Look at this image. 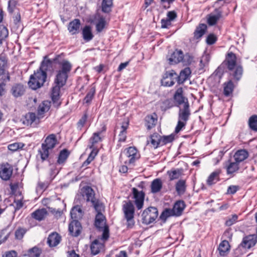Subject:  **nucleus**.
<instances>
[{"mask_svg":"<svg viewBox=\"0 0 257 257\" xmlns=\"http://www.w3.org/2000/svg\"><path fill=\"white\" fill-rule=\"evenodd\" d=\"M52 68V61L50 59H45L41 63L39 69L30 76L28 82L29 87L32 89L36 90L43 85L47 78L46 71L50 70Z\"/></svg>","mask_w":257,"mask_h":257,"instance_id":"obj_1","label":"nucleus"},{"mask_svg":"<svg viewBox=\"0 0 257 257\" xmlns=\"http://www.w3.org/2000/svg\"><path fill=\"white\" fill-rule=\"evenodd\" d=\"M97 214L95 216V225L99 229L102 231V239L107 240L109 237V229L106 225V219L105 216L102 214V211L104 210V206L102 205V208L100 211L95 210Z\"/></svg>","mask_w":257,"mask_h":257,"instance_id":"obj_2","label":"nucleus"},{"mask_svg":"<svg viewBox=\"0 0 257 257\" xmlns=\"http://www.w3.org/2000/svg\"><path fill=\"white\" fill-rule=\"evenodd\" d=\"M81 194L87 202L90 201L95 210H100L102 208V204L99 202L95 197L93 190L89 186L83 187L81 190Z\"/></svg>","mask_w":257,"mask_h":257,"instance_id":"obj_3","label":"nucleus"},{"mask_svg":"<svg viewBox=\"0 0 257 257\" xmlns=\"http://www.w3.org/2000/svg\"><path fill=\"white\" fill-rule=\"evenodd\" d=\"M56 142L57 140L54 134L50 135L46 138L45 143L42 144V148L39 151L41 158L43 161L46 160L48 157L49 150L54 148Z\"/></svg>","mask_w":257,"mask_h":257,"instance_id":"obj_4","label":"nucleus"},{"mask_svg":"<svg viewBox=\"0 0 257 257\" xmlns=\"http://www.w3.org/2000/svg\"><path fill=\"white\" fill-rule=\"evenodd\" d=\"M122 210L124 218L127 221V226L128 227L132 228L135 223L134 220L135 213L134 205L131 201H129L123 205Z\"/></svg>","mask_w":257,"mask_h":257,"instance_id":"obj_5","label":"nucleus"},{"mask_svg":"<svg viewBox=\"0 0 257 257\" xmlns=\"http://www.w3.org/2000/svg\"><path fill=\"white\" fill-rule=\"evenodd\" d=\"M158 216L157 208L150 207L145 209L142 214V222L145 224H149L154 221Z\"/></svg>","mask_w":257,"mask_h":257,"instance_id":"obj_6","label":"nucleus"},{"mask_svg":"<svg viewBox=\"0 0 257 257\" xmlns=\"http://www.w3.org/2000/svg\"><path fill=\"white\" fill-rule=\"evenodd\" d=\"M188 57V63H190L192 58L190 56H185V58L183 52L181 50H175L168 58L169 63L171 65L176 64L180 62H184L186 58Z\"/></svg>","mask_w":257,"mask_h":257,"instance_id":"obj_7","label":"nucleus"},{"mask_svg":"<svg viewBox=\"0 0 257 257\" xmlns=\"http://www.w3.org/2000/svg\"><path fill=\"white\" fill-rule=\"evenodd\" d=\"M177 74L175 71L171 70L167 71L164 75L163 79L162 80V85L166 86H171L175 83L177 80Z\"/></svg>","mask_w":257,"mask_h":257,"instance_id":"obj_8","label":"nucleus"},{"mask_svg":"<svg viewBox=\"0 0 257 257\" xmlns=\"http://www.w3.org/2000/svg\"><path fill=\"white\" fill-rule=\"evenodd\" d=\"M13 168L8 163L2 164L0 166V177L5 181L9 180L13 173Z\"/></svg>","mask_w":257,"mask_h":257,"instance_id":"obj_9","label":"nucleus"},{"mask_svg":"<svg viewBox=\"0 0 257 257\" xmlns=\"http://www.w3.org/2000/svg\"><path fill=\"white\" fill-rule=\"evenodd\" d=\"M133 193L135 204L138 209H141L144 205L145 193L142 191H139L136 188H133Z\"/></svg>","mask_w":257,"mask_h":257,"instance_id":"obj_10","label":"nucleus"},{"mask_svg":"<svg viewBox=\"0 0 257 257\" xmlns=\"http://www.w3.org/2000/svg\"><path fill=\"white\" fill-rule=\"evenodd\" d=\"M190 115L189 104L184 105L183 108L180 107L178 112V119L187 122L189 120Z\"/></svg>","mask_w":257,"mask_h":257,"instance_id":"obj_11","label":"nucleus"},{"mask_svg":"<svg viewBox=\"0 0 257 257\" xmlns=\"http://www.w3.org/2000/svg\"><path fill=\"white\" fill-rule=\"evenodd\" d=\"M81 229L82 227L81 223L78 221V220H73L69 224V230L73 236H78L81 232Z\"/></svg>","mask_w":257,"mask_h":257,"instance_id":"obj_12","label":"nucleus"},{"mask_svg":"<svg viewBox=\"0 0 257 257\" xmlns=\"http://www.w3.org/2000/svg\"><path fill=\"white\" fill-rule=\"evenodd\" d=\"M182 93V88H179L176 90L174 95L175 101L177 104V106H179L182 104H184V105L189 104L187 98L184 97Z\"/></svg>","mask_w":257,"mask_h":257,"instance_id":"obj_13","label":"nucleus"},{"mask_svg":"<svg viewBox=\"0 0 257 257\" xmlns=\"http://www.w3.org/2000/svg\"><path fill=\"white\" fill-rule=\"evenodd\" d=\"M125 155L128 158L125 162H128L129 164L134 163L136 159L139 158V155L137 153V149L133 147H130L127 149Z\"/></svg>","mask_w":257,"mask_h":257,"instance_id":"obj_14","label":"nucleus"},{"mask_svg":"<svg viewBox=\"0 0 257 257\" xmlns=\"http://www.w3.org/2000/svg\"><path fill=\"white\" fill-rule=\"evenodd\" d=\"M256 242V237L254 235H250L243 238L241 245L245 248H250L254 246Z\"/></svg>","mask_w":257,"mask_h":257,"instance_id":"obj_15","label":"nucleus"},{"mask_svg":"<svg viewBox=\"0 0 257 257\" xmlns=\"http://www.w3.org/2000/svg\"><path fill=\"white\" fill-rule=\"evenodd\" d=\"M215 14H210L207 16V23L209 26L215 25L222 17V12L218 9L215 11Z\"/></svg>","mask_w":257,"mask_h":257,"instance_id":"obj_16","label":"nucleus"},{"mask_svg":"<svg viewBox=\"0 0 257 257\" xmlns=\"http://www.w3.org/2000/svg\"><path fill=\"white\" fill-rule=\"evenodd\" d=\"M102 239L101 238V240L95 239L92 242L90 245V249L93 254H97L99 252L100 249L103 248L104 243L102 242ZM103 240H104L103 239Z\"/></svg>","mask_w":257,"mask_h":257,"instance_id":"obj_17","label":"nucleus"},{"mask_svg":"<svg viewBox=\"0 0 257 257\" xmlns=\"http://www.w3.org/2000/svg\"><path fill=\"white\" fill-rule=\"evenodd\" d=\"M225 61L226 62L227 68L229 70H233L236 66V57L232 52H229L227 54Z\"/></svg>","mask_w":257,"mask_h":257,"instance_id":"obj_18","label":"nucleus"},{"mask_svg":"<svg viewBox=\"0 0 257 257\" xmlns=\"http://www.w3.org/2000/svg\"><path fill=\"white\" fill-rule=\"evenodd\" d=\"M61 236L56 232L51 233L47 238V243L50 247L57 245L60 242Z\"/></svg>","mask_w":257,"mask_h":257,"instance_id":"obj_19","label":"nucleus"},{"mask_svg":"<svg viewBox=\"0 0 257 257\" xmlns=\"http://www.w3.org/2000/svg\"><path fill=\"white\" fill-rule=\"evenodd\" d=\"M68 76V74L66 73L58 71L54 82L55 84L60 85V86H63L66 83Z\"/></svg>","mask_w":257,"mask_h":257,"instance_id":"obj_20","label":"nucleus"},{"mask_svg":"<svg viewBox=\"0 0 257 257\" xmlns=\"http://www.w3.org/2000/svg\"><path fill=\"white\" fill-rule=\"evenodd\" d=\"M191 71L189 67H186L183 70H181L180 75H177V81L179 84L183 83L186 80H187L190 74Z\"/></svg>","mask_w":257,"mask_h":257,"instance_id":"obj_21","label":"nucleus"},{"mask_svg":"<svg viewBox=\"0 0 257 257\" xmlns=\"http://www.w3.org/2000/svg\"><path fill=\"white\" fill-rule=\"evenodd\" d=\"M62 87V86H60V85L56 84L55 86L53 87L52 90V99L57 106H59L60 104V102H58V100L60 98V88Z\"/></svg>","mask_w":257,"mask_h":257,"instance_id":"obj_22","label":"nucleus"},{"mask_svg":"<svg viewBox=\"0 0 257 257\" xmlns=\"http://www.w3.org/2000/svg\"><path fill=\"white\" fill-rule=\"evenodd\" d=\"M25 92V88L21 84H15L11 89V92L15 97H18L23 95Z\"/></svg>","mask_w":257,"mask_h":257,"instance_id":"obj_23","label":"nucleus"},{"mask_svg":"<svg viewBox=\"0 0 257 257\" xmlns=\"http://www.w3.org/2000/svg\"><path fill=\"white\" fill-rule=\"evenodd\" d=\"M80 26V21L79 19H74L69 23L68 30L72 35L76 34L79 32Z\"/></svg>","mask_w":257,"mask_h":257,"instance_id":"obj_24","label":"nucleus"},{"mask_svg":"<svg viewBox=\"0 0 257 257\" xmlns=\"http://www.w3.org/2000/svg\"><path fill=\"white\" fill-rule=\"evenodd\" d=\"M83 212L80 206L76 205L73 207L70 212L71 218L73 220H78L82 218Z\"/></svg>","mask_w":257,"mask_h":257,"instance_id":"obj_25","label":"nucleus"},{"mask_svg":"<svg viewBox=\"0 0 257 257\" xmlns=\"http://www.w3.org/2000/svg\"><path fill=\"white\" fill-rule=\"evenodd\" d=\"M185 207V205L183 201H178L175 203L173 209L171 210L174 215L180 216Z\"/></svg>","mask_w":257,"mask_h":257,"instance_id":"obj_26","label":"nucleus"},{"mask_svg":"<svg viewBox=\"0 0 257 257\" xmlns=\"http://www.w3.org/2000/svg\"><path fill=\"white\" fill-rule=\"evenodd\" d=\"M218 249L220 255H226L229 251L230 245L228 241L226 240H223L218 246Z\"/></svg>","mask_w":257,"mask_h":257,"instance_id":"obj_27","label":"nucleus"},{"mask_svg":"<svg viewBox=\"0 0 257 257\" xmlns=\"http://www.w3.org/2000/svg\"><path fill=\"white\" fill-rule=\"evenodd\" d=\"M48 214L47 211L45 208L39 209L32 213V216L34 219L41 221L44 219Z\"/></svg>","mask_w":257,"mask_h":257,"instance_id":"obj_28","label":"nucleus"},{"mask_svg":"<svg viewBox=\"0 0 257 257\" xmlns=\"http://www.w3.org/2000/svg\"><path fill=\"white\" fill-rule=\"evenodd\" d=\"M163 183L162 180L157 178L154 180L151 184V192L153 193H157L159 192L162 188Z\"/></svg>","mask_w":257,"mask_h":257,"instance_id":"obj_29","label":"nucleus"},{"mask_svg":"<svg viewBox=\"0 0 257 257\" xmlns=\"http://www.w3.org/2000/svg\"><path fill=\"white\" fill-rule=\"evenodd\" d=\"M50 107V102L49 101H44L40 104L38 108V118H41L43 116V114L47 112Z\"/></svg>","mask_w":257,"mask_h":257,"instance_id":"obj_30","label":"nucleus"},{"mask_svg":"<svg viewBox=\"0 0 257 257\" xmlns=\"http://www.w3.org/2000/svg\"><path fill=\"white\" fill-rule=\"evenodd\" d=\"M234 85L231 80L223 83V94L226 96H229L233 92Z\"/></svg>","mask_w":257,"mask_h":257,"instance_id":"obj_31","label":"nucleus"},{"mask_svg":"<svg viewBox=\"0 0 257 257\" xmlns=\"http://www.w3.org/2000/svg\"><path fill=\"white\" fill-rule=\"evenodd\" d=\"M207 29V26L204 24H200L196 28L194 33V37L196 39H199L201 38L205 34Z\"/></svg>","mask_w":257,"mask_h":257,"instance_id":"obj_32","label":"nucleus"},{"mask_svg":"<svg viewBox=\"0 0 257 257\" xmlns=\"http://www.w3.org/2000/svg\"><path fill=\"white\" fill-rule=\"evenodd\" d=\"M182 173V169H171L167 172L170 181L178 179L181 176Z\"/></svg>","mask_w":257,"mask_h":257,"instance_id":"obj_33","label":"nucleus"},{"mask_svg":"<svg viewBox=\"0 0 257 257\" xmlns=\"http://www.w3.org/2000/svg\"><path fill=\"white\" fill-rule=\"evenodd\" d=\"M247 157L248 153L244 150L237 151L234 155V160L238 163L244 161Z\"/></svg>","mask_w":257,"mask_h":257,"instance_id":"obj_34","label":"nucleus"},{"mask_svg":"<svg viewBox=\"0 0 257 257\" xmlns=\"http://www.w3.org/2000/svg\"><path fill=\"white\" fill-rule=\"evenodd\" d=\"M148 142H150L153 147L156 149L159 145H161V136L158 134H154L150 137Z\"/></svg>","mask_w":257,"mask_h":257,"instance_id":"obj_35","label":"nucleus"},{"mask_svg":"<svg viewBox=\"0 0 257 257\" xmlns=\"http://www.w3.org/2000/svg\"><path fill=\"white\" fill-rule=\"evenodd\" d=\"M42 251L38 247L35 246L29 249L24 255L27 257H39Z\"/></svg>","mask_w":257,"mask_h":257,"instance_id":"obj_36","label":"nucleus"},{"mask_svg":"<svg viewBox=\"0 0 257 257\" xmlns=\"http://www.w3.org/2000/svg\"><path fill=\"white\" fill-rule=\"evenodd\" d=\"M186 181L184 180H179L176 184V191L179 194H183L186 190Z\"/></svg>","mask_w":257,"mask_h":257,"instance_id":"obj_37","label":"nucleus"},{"mask_svg":"<svg viewBox=\"0 0 257 257\" xmlns=\"http://www.w3.org/2000/svg\"><path fill=\"white\" fill-rule=\"evenodd\" d=\"M83 39L86 41H89L93 38V35L91 32V27L89 26L84 27L82 30Z\"/></svg>","mask_w":257,"mask_h":257,"instance_id":"obj_38","label":"nucleus"},{"mask_svg":"<svg viewBox=\"0 0 257 257\" xmlns=\"http://www.w3.org/2000/svg\"><path fill=\"white\" fill-rule=\"evenodd\" d=\"M59 64L61 66V68L59 71L68 74L72 68L70 63L67 60H63L62 62H59Z\"/></svg>","mask_w":257,"mask_h":257,"instance_id":"obj_39","label":"nucleus"},{"mask_svg":"<svg viewBox=\"0 0 257 257\" xmlns=\"http://www.w3.org/2000/svg\"><path fill=\"white\" fill-rule=\"evenodd\" d=\"M232 73L231 75L233 77L234 79L236 81L240 80L242 77L243 73L242 67L240 65H238L235 67L234 69L232 70Z\"/></svg>","mask_w":257,"mask_h":257,"instance_id":"obj_40","label":"nucleus"},{"mask_svg":"<svg viewBox=\"0 0 257 257\" xmlns=\"http://www.w3.org/2000/svg\"><path fill=\"white\" fill-rule=\"evenodd\" d=\"M146 125L148 130H150L156 125L157 119L153 115H149L146 117Z\"/></svg>","mask_w":257,"mask_h":257,"instance_id":"obj_41","label":"nucleus"},{"mask_svg":"<svg viewBox=\"0 0 257 257\" xmlns=\"http://www.w3.org/2000/svg\"><path fill=\"white\" fill-rule=\"evenodd\" d=\"M69 153L66 149H64L61 151L59 154L57 163L59 164H63L66 160L68 157Z\"/></svg>","mask_w":257,"mask_h":257,"instance_id":"obj_42","label":"nucleus"},{"mask_svg":"<svg viewBox=\"0 0 257 257\" xmlns=\"http://www.w3.org/2000/svg\"><path fill=\"white\" fill-rule=\"evenodd\" d=\"M219 172H214L212 173L210 176H209L207 180V184L209 185H211L213 184H215L218 181L219 179Z\"/></svg>","mask_w":257,"mask_h":257,"instance_id":"obj_43","label":"nucleus"},{"mask_svg":"<svg viewBox=\"0 0 257 257\" xmlns=\"http://www.w3.org/2000/svg\"><path fill=\"white\" fill-rule=\"evenodd\" d=\"M112 6V0H103L102 10L104 13H109Z\"/></svg>","mask_w":257,"mask_h":257,"instance_id":"obj_44","label":"nucleus"},{"mask_svg":"<svg viewBox=\"0 0 257 257\" xmlns=\"http://www.w3.org/2000/svg\"><path fill=\"white\" fill-rule=\"evenodd\" d=\"M239 169L238 163L235 161L234 162H230L226 167L228 174H232L237 171Z\"/></svg>","mask_w":257,"mask_h":257,"instance_id":"obj_45","label":"nucleus"},{"mask_svg":"<svg viewBox=\"0 0 257 257\" xmlns=\"http://www.w3.org/2000/svg\"><path fill=\"white\" fill-rule=\"evenodd\" d=\"M100 133L97 132L93 134V136L90 138V142L91 143V145L89 146L90 148H93L94 145L101 141V138L100 137Z\"/></svg>","mask_w":257,"mask_h":257,"instance_id":"obj_46","label":"nucleus"},{"mask_svg":"<svg viewBox=\"0 0 257 257\" xmlns=\"http://www.w3.org/2000/svg\"><path fill=\"white\" fill-rule=\"evenodd\" d=\"M250 128L254 131H257V115H254L251 116L248 121Z\"/></svg>","mask_w":257,"mask_h":257,"instance_id":"obj_47","label":"nucleus"},{"mask_svg":"<svg viewBox=\"0 0 257 257\" xmlns=\"http://www.w3.org/2000/svg\"><path fill=\"white\" fill-rule=\"evenodd\" d=\"M95 92V89L94 87L91 88L89 91L87 93L86 96L84 97L83 99L84 103H86L89 104L91 100L92 99L94 94Z\"/></svg>","mask_w":257,"mask_h":257,"instance_id":"obj_48","label":"nucleus"},{"mask_svg":"<svg viewBox=\"0 0 257 257\" xmlns=\"http://www.w3.org/2000/svg\"><path fill=\"white\" fill-rule=\"evenodd\" d=\"M174 140V135L171 134L169 136H161V145H164L168 143H171Z\"/></svg>","mask_w":257,"mask_h":257,"instance_id":"obj_49","label":"nucleus"},{"mask_svg":"<svg viewBox=\"0 0 257 257\" xmlns=\"http://www.w3.org/2000/svg\"><path fill=\"white\" fill-rule=\"evenodd\" d=\"M25 144L22 143H15L8 146V149L13 152L16 151L20 149H22Z\"/></svg>","mask_w":257,"mask_h":257,"instance_id":"obj_50","label":"nucleus"},{"mask_svg":"<svg viewBox=\"0 0 257 257\" xmlns=\"http://www.w3.org/2000/svg\"><path fill=\"white\" fill-rule=\"evenodd\" d=\"M173 215H174L171 209H166L161 214L160 218L165 221L168 217Z\"/></svg>","mask_w":257,"mask_h":257,"instance_id":"obj_51","label":"nucleus"},{"mask_svg":"<svg viewBox=\"0 0 257 257\" xmlns=\"http://www.w3.org/2000/svg\"><path fill=\"white\" fill-rule=\"evenodd\" d=\"M105 25V19L103 18H101L97 24L96 25V31L98 32H101L104 29Z\"/></svg>","mask_w":257,"mask_h":257,"instance_id":"obj_52","label":"nucleus"},{"mask_svg":"<svg viewBox=\"0 0 257 257\" xmlns=\"http://www.w3.org/2000/svg\"><path fill=\"white\" fill-rule=\"evenodd\" d=\"M9 35L8 29L5 27H0V42L6 38Z\"/></svg>","mask_w":257,"mask_h":257,"instance_id":"obj_53","label":"nucleus"},{"mask_svg":"<svg viewBox=\"0 0 257 257\" xmlns=\"http://www.w3.org/2000/svg\"><path fill=\"white\" fill-rule=\"evenodd\" d=\"M26 118L29 123H32L35 122L37 117L35 113L29 112L26 115Z\"/></svg>","mask_w":257,"mask_h":257,"instance_id":"obj_54","label":"nucleus"},{"mask_svg":"<svg viewBox=\"0 0 257 257\" xmlns=\"http://www.w3.org/2000/svg\"><path fill=\"white\" fill-rule=\"evenodd\" d=\"M7 61L5 58H0V75L5 73Z\"/></svg>","mask_w":257,"mask_h":257,"instance_id":"obj_55","label":"nucleus"},{"mask_svg":"<svg viewBox=\"0 0 257 257\" xmlns=\"http://www.w3.org/2000/svg\"><path fill=\"white\" fill-rule=\"evenodd\" d=\"M210 59V56L208 54H204L200 61V63L203 66L207 64Z\"/></svg>","mask_w":257,"mask_h":257,"instance_id":"obj_56","label":"nucleus"},{"mask_svg":"<svg viewBox=\"0 0 257 257\" xmlns=\"http://www.w3.org/2000/svg\"><path fill=\"white\" fill-rule=\"evenodd\" d=\"M217 40L216 37L214 34H209L206 38V43L208 45H212L215 43Z\"/></svg>","mask_w":257,"mask_h":257,"instance_id":"obj_57","label":"nucleus"},{"mask_svg":"<svg viewBox=\"0 0 257 257\" xmlns=\"http://www.w3.org/2000/svg\"><path fill=\"white\" fill-rule=\"evenodd\" d=\"M26 231L23 228L18 229L15 232V236L17 239H21L23 237Z\"/></svg>","mask_w":257,"mask_h":257,"instance_id":"obj_58","label":"nucleus"},{"mask_svg":"<svg viewBox=\"0 0 257 257\" xmlns=\"http://www.w3.org/2000/svg\"><path fill=\"white\" fill-rule=\"evenodd\" d=\"M237 218L238 216L236 215H233L231 218H229L226 221V225L228 226L232 225L236 221Z\"/></svg>","mask_w":257,"mask_h":257,"instance_id":"obj_59","label":"nucleus"},{"mask_svg":"<svg viewBox=\"0 0 257 257\" xmlns=\"http://www.w3.org/2000/svg\"><path fill=\"white\" fill-rule=\"evenodd\" d=\"M186 122L178 119L177 125L175 128V133H178L181 129L185 125Z\"/></svg>","mask_w":257,"mask_h":257,"instance_id":"obj_60","label":"nucleus"},{"mask_svg":"<svg viewBox=\"0 0 257 257\" xmlns=\"http://www.w3.org/2000/svg\"><path fill=\"white\" fill-rule=\"evenodd\" d=\"M239 189V187L236 185H231L228 187L227 193L229 194H233Z\"/></svg>","mask_w":257,"mask_h":257,"instance_id":"obj_61","label":"nucleus"},{"mask_svg":"<svg viewBox=\"0 0 257 257\" xmlns=\"http://www.w3.org/2000/svg\"><path fill=\"white\" fill-rule=\"evenodd\" d=\"M177 18V14L175 11H170L167 13V19L170 21H173Z\"/></svg>","mask_w":257,"mask_h":257,"instance_id":"obj_62","label":"nucleus"},{"mask_svg":"<svg viewBox=\"0 0 257 257\" xmlns=\"http://www.w3.org/2000/svg\"><path fill=\"white\" fill-rule=\"evenodd\" d=\"M171 25V22L168 19H162L161 20V27L162 28H167L169 26Z\"/></svg>","mask_w":257,"mask_h":257,"instance_id":"obj_63","label":"nucleus"},{"mask_svg":"<svg viewBox=\"0 0 257 257\" xmlns=\"http://www.w3.org/2000/svg\"><path fill=\"white\" fill-rule=\"evenodd\" d=\"M3 257H17V253L15 251L12 250L7 252Z\"/></svg>","mask_w":257,"mask_h":257,"instance_id":"obj_64","label":"nucleus"}]
</instances>
